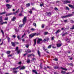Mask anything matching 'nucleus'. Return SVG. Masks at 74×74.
Wrapping results in <instances>:
<instances>
[{
  "instance_id": "63",
  "label": "nucleus",
  "mask_w": 74,
  "mask_h": 74,
  "mask_svg": "<svg viewBox=\"0 0 74 74\" xmlns=\"http://www.w3.org/2000/svg\"><path fill=\"white\" fill-rule=\"evenodd\" d=\"M54 74H58V73H57V72H55L54 73Z\"/></svg>"
},
{
  "instance_id": "6",
  "label": "nucleus",
  "mask_w": 74,
  "mask_h": 74,
  "mask_svg": "<svg viewBox=\"0 0 74 74\" xmlns=\"http://www.w3.org/2000/svg\"><path fill=\"white\" fill-rule=\"evenodd\" d=\"M21 66H19L17 68H13V70H17V69H20V68H21Z\"/></svg>"
},
{
  "instance_id": "32",
  "label": "nucleus",
  "mask_w": 74,
  "mask_h": 74,
  "mask_svg": "<svg viewBox=\"0 0 74 74\" xmlns=\"http://www.w3.org/2000/svg\"><path fill=\"white\" fill-rule=\"evenodd\" d=\"M30 5V3H28L26 4V7H29Z\"/></svg>"
},
{
  "instance_id": "64",
  "label": "nucleus",
  "mask_w": 74,
  "mask_h": 74,
  "mask_svg": "<svg viewBox=\"0 0 74 74\" xmlns=\"http://www.w3.org/2000/svg\"><path fill=\"white\" fill-rule=\"evenodd\" d=\"M17 38H18V40H19V39H20L19 38H20L19 36H17Z\"/></svg>"
},
{
  "instance_id": "20",
  "label": "nucleus",
  "mask_w": 74,
  "mask_h": 74,
  "mask_svg": "<svg viewBox=\"0 0 74 74\" xmlns=\"http://www.w3.org/2000/svg\"><path fill=\"white\" fill-rule=\"evenodd\" d=\"M36 43H37V41L36 40V39H35L34 40V44L33 45L34 46H35Z\"/></svg>"
},
{
  "instance_id": "40",
  "label": "nucleus",
  "mask_w": 74,
  "mask_h": 74,
  "mask_svg": "<svg viewBox=\"0 0 74 74\" xmlns=\"http://www.w3.org/2000/svg\"><path fill=\"white\" fill-rule=\"evenodd\" d=\"M33 25L35 27H36L37 26V25H36V23H34L33 24Z\"/></svg>"
},
{
  "instance_id": "31",
  "label": "nucleus",
  "mask_w": 74,
  "mask_h": 74,
  "mask_svg": "<svg viewBox=\"0 0 74 74\" xmlns=\"http://www.w3.org/2000/svg\"><path fill=\"white\" fill-rule=\"evenodd\" d=\"M30 60L29 59L27 60V63H30Z\"/></svg>"
},
{
  "instance_id": "28",
  "label": "nucleus",
  "mask_w": 74,
  "mask_h": 74,
  "mask_svg": "<svg viewBox=\"0 0 74 74\" xmlns=\"http://www.w3.org/2000/svg\"><path fill=\"white\" fill-rule=\"evenodd\" d=\"M52 45H49L47 47V48L48 49H49L50 48H51V46H52Z\"/></svg>"
},
{
  "instance_id": "4",
  "label": "nucleus",
  "mask_w": 74,
  "mask_h": 74,
  "mask_svg": "<svg viewBox=\"0 0 74 74\" xmlns=\"http://www.w3.org/2000/svg\"><path fill=\"white\" fill-rule=\"evenodd\" d=\"M71 3V1L67 0H65L64 1V4H67V3Z\"/></svg>"
},
{
  "instance_id": "60",
  "label": "nucleus",
  "mask_w": 74,
  "mask_h": 74,
  "mask_svg": "<svg viewBox=\"0 0 74 74\" xmlns=\"http://www.w3.org/2000/svg\"><path fill=\"white\" fill-rule=\"evenodd\" d=\"M21 63H22V62H18V64H21Z\"/></svg>"
},
{
  "instance_id": "22",
  "label": "nucleus",
  "mask_w": 74,
  "mask_h": 74,
  "mask_svg": "<svg viewBox=\"0 0 74 74\" xmlns=\"http://www.w3.org/2000/svg\"><path fill=\"white\" fill-rule=\"evenodd\" d=\"M54 68L55 69H60L59 68V67L57 66H56L54 67Z\"/></svg>"
},
{
  "instance_id": "21",
  "label": "nucleus",
  "mask_w": 74,
  "mask_h": 74,
  "mask_svg": "<svg viewBox=\"0 0 74 74\" xmlns=\"http://www.w3.org/2000/svg\"><path fill=\"white\" fill-rule=\"evenodd\" d=\"M32 71L33 72V73H35L36 74H37V72L36 71V70H32Z\"/></svg>"
},
{
  "instance_id": "47",
  "label": "nucleus",
  "mask_w": 74,
  "mask_h": 74,
  "mask_svg": "<svg viewBox=\"0 0 74 74\" xmlns=\"http://www.w3.org/2000/svg\"><path fill=\"white\" fill-rule=\"evenodd\" d=\"M32 55V54H29V55H28V58H29V57H30V56H31Z\"/></svg>"
},
{
  "instance_id": "55",
  "label": "nucleus",
  "mask_w": 74,
  "mask_h": 74,
  "mask_svg": "<svg viewBox=\"0 0 74 74\" xmlns=\"http://www.w3.org/2000/svg\"><path fill=\"white\" fill-rule=\"evenodd\" d=\"M12 37H14V38H15V37H16V36H15V35H13Z\"/></svg>"
},
{
  "instance_id": "37",
  "label": "nucleus",
  "mask_w": 74,
  "mask_h": 74,
  "mask_svg": "<svg viewBox=\"0 0 74 74\" xmlns=\"http://www.w3.org/2000/svg\"><path fill=\"white\" fill-rule=\"evenodd\" d=\"M1 33H2V34H3V36H4V32H3V30H1Z\"/></svg>"
},
{
  "instance_id": "58",
  "label": "nucleus",
  "mask_w": 74,
  "mask_h": 74,
  "mask_svg": "<svg viewBox=\"0 0 74 74\" xmlns=\"http://www.w3.org/2000/svg\"><path fill=\"white\" fill-rule=\"evenodd\" d=\"M64 22H67V20H64Z\"/></svg>"
},
{
  "instance_id": "54",
  "label": "nucleus",
  "mask_w": 74,
  "mask_h": 74,
  "mask_svg": "<svg viewBox=\"0 0 74 74\" xmlns=\"http://www.w3.org/2000/svg\"><path fill=\"white\" fill-rule=\"evenodd\" d=\"M26 47L27 48H29V45H27L26 46Z\"/></svg>"
},
{
  "instance_id": "52",
  "label": "nucleus",
  "mask_w": 74,
  "mask_h": 74,
  "mask_svg": "<svg viewBox=\"0 0 74 74\" xmlns=\"http://www.w3.org/2000/svg\"><path fill=\"white\" fill-rule=\"evenodd\" d=\"M69 64L70 66H73V64L72 63Z\"/></svg>"
},
{
  "instance_id": "59",
  "label": "nucleus",
  "mask_w": 74,
  "mask_h": 74,
  "mask_svg": "<svg viewBox=\"0 0 74 74\" xmlns=\"http://www.w3.org/2000/svg\"><path fill=\"white\" fill-rule=\"evenodd\" d=\"M32 10H36V9L34 8H32Z\"/></svg>"
},
{
  "instance_id": "39",
  "label": "nucleus",
  "mask_w": 74,
  "mask_h": 74,
  "mask_svg": "<svg viewBox=\"0 0 74 74\" xmlns=\"http://www.w3.org/2000/svg\"><path fill=\"white\" fill-rule=\"evenodd\" d=\"M48 33V32H45L44 33V34L45 35H46V34H47Z\"/></svg>"
},
{
  "instance_id": "27",
  "label": "nucleus",
  "mask_w": 74,
  "mask_h": 74,
  "mask_svg": "<svg viewBox=\"0 0 74 74\" xmlns=\"http://www.w3.org/2000/svg\"><path fill=\"white\" fill-rule=\"evenodd\" d=\"M38 55L39 56H40V51H38Z\"/></svg>"
},
{
  "instance_id": "19",
  "label": "nucleus",
  "mask_w": 74,
  "mask_h": 74,
  "mask_svg": "<svg viewBox=\"0 0 74 74\" xmlns=\"http://www.w3.org/2000/svg\"><path fill=\"white\" fill-rule=\"evenodd\" d=\"M68 5L71 8H74V7L72 5L69 4Z\"/></svg>"
},
{
  "instance_id": "51",
  "label": "nucleus",
  "mask_w": 74,
  "mask_h": 74,
  "mask_svg": "<svg viewBox=\"0 0 74 74\" xmlns=\"http://www.w3.org/2000/svg\"><path fill=\"white\" fill-rule=\"evenodd\" d=\"M6 30H8V31L9 30V28H8V27H7L6 29Z\"/></svg>"
},
{
  "instance_id": "36",
  "label": "nucleus",
  "mask_w": 74,
  "mask_h": 74,
  "mask_svg": "<svg viewBox=\"0 0 74 74\" xmlns=\"http://www.w3.org/2000/svg\"><path fill=\"white\" fill-rule=\"evenodd\" d=\"M18 71H15L13 72V73H15V74H16L17 72H18Z\"/></svg>"
},
{
  "instance_id": "18",
  "label": "nucleus",
  "mask_w": 74,
  "mask_h": 74,
  "mask_svg": "<svg viewBox=\"0 0 74 74\" xmlns=\"http://www.w3.org/2000/svg\"><path fill=\"white\" fill-rule=\"evenodd\" d=\"M24 69H25V67L24 66H23L20 69V70H24Z\"/></svg>"
},
{
  "instance_id": "49",
  "label": "nucleus",
  "mask_w": 74,
  "mask_h": 74,
  "mask_svg": "<svg viewBox=\"0 0 74 74\" xmlns=\"http://www.w3.org/2000/svg\"><path fill=\"white\" fill-rule=\"evenodd\" d=\"M16 51H18V47H16Z\"/></svg>"
},
{
  "instance_id": "29",
  "label": "nucleus",
  "mask_w": 74,
  "mask_h": 74,
  "mask_svg": "<svg viewBox=\"0 0 74 74\" xmlns=\"http://www.w3.org/2000/svg\"><path fill=\"white\" fill-rule=\"evenodd\" d=\"M10 53H11V51H8L6 53H7V54H10Z\"/></svg>"
},
{
  "instance_id": "15",
  "label": "nucleus",
  "mask_w": 74,
  "mask_h": 74,
  "mask_svg": "<svg viewBox=\"0 0 74 74\" xmlns=\"http://www.w3.org/2000/svg\"><path fill=\"white\" fill-rule=\"evenodd\" d=\"M7 38L8 40V42H9L11 41V39H10L9 37H7Z\"/></svg>"
},
{
  "instance_id": "41",
  "label": "nucleus",
  "mask_w": 74,
  "mask_h": 74,
  "mask_svg": "<svg viewBox=\"0 0 74 74\" xmlns=\"http://www.w3.org/2000/svg\"><path fill=\"white\" fill-rule=\"evenodd\" d=\"M6 3H9L10 1V0H6Z\"/></svg>"
},
{
  "instance_id": "46",
  "label": "nucleus",
  "mask_w": 74,
  "mask_h": 74,
  "mask_svg": "<svg viewBox=\"0 0 74 74\" xmlns=\"http://www.w3.org/2000/svg\"><path fill=\"white\" fill-rule=\"evenodd\" d=\"M44 24H42V28H44Z\"/></svg>"
},
{
  "instance_id": "1",
  "label": "nucleus",
  "mask_w": 74,
  "mask_h": 74,
  "mask_svg": "<svg viewBox=\"0 0 74 74\" xmlns=\"http://www.w3.org/2000/svg\"><path fill=\"white\" fill-rule=\"evenodd\" d=\"M26 17L25 16L24 17L23 20V24H20L19 26V27H22V26H23L25 24V23H26Z\"/></svg>"
},
{
  "instance_id": "30",
  "label": "nucleus",
  "mask_w": 74,
  "mask_h": 74,
  "mask_svg": "<svg viewBox=\"0 0 74 74\" xmlns=\"http://www.w3.org/2000/svg\"><path fill=\"white\" fill-rule=\"evenodd\" d=\"M4 20L5 21H8V17H6L4 19Z\"/></svg>"
},
{
  "instance_id": "44",
  "label": "nucleus",
  "mask_w": 74,
  "mask_h": 74,
  "mask_svg": "<svg viewBox=\"0 0 74 74\" xmlns=\"http://www.w3.org/2000/svg\"><path fill=\"white\" fill-rule=\"evenodd\" d=\"M31 30H32V31H34L35 30V29L34 28H31Z\"/></svg>"
},
{
  "instance_id": "57",
  "label": "nucleus",
  "mask_w": 74,
  "mask_h": 74,
  "mask_svg": "<svg viewBox=\"0 0 74 74\" xmlns=\"http://www.w3.org/2000/svg\"><path fill=\"white\" fill-rule=\"evenodd\" d=\"M25 35H26V34H25H25H24L22 36V38H23V37H24V36H25Z\"/></svg>"
},
{
  "instance_id": "50",
  "label": "nucleus",
  "mask_w": 74,
  "mask_h": 74,
  "mask_svg": "<svg viewBox=\"0 0 74 74\" xmlns=\"http://www.w3.org/2000/svg\"><path fill=\"white\" fill-rule=\"evenodd\" d=\"M5 13H6L4 12H3L2 13H1V15H2V14H5Z\"/></svg>"
},
{
  "instance_id": "62",
  "label": "nucleus",
  "mask_w": 74,
  "mask_h": 74,
  "mask_svg": "<svg viewBox=\"0 0 74 74\" xmlns=\"http://www.w3.org/2000/svg\"><path fill=\"white\" fill-rule=\"evenodd\" d=\"M11 56H12V55H8V57H10Z\"/></svg>"
},
{
  "instance_id": "14",
  "label": "nucleus",
  "mask_w": 74,
  "mask_h": 74,
  "mask_svg": "<svg viewBox=\"0 0 74 74\" xmlns=\"http://www.w3.org/2000/svg\"><path fill=\"white\" fill-rule=\"evenodd\" d=\"M13 15V14L12 13H10L6 14V16H9V15Z\"/></svg>"
},
{
  "instance_id": "26",
  "label": "nucleus",
  "mask_w": 74,
  "mask_h": 74,
  "mask_svg": "<svg viewBox=\"0 0 74 74\" xmlns=\"http://www.w3.org/2000/svg\"><path fill=\"white\" fill-rule=\"evenodd\" d=\"M7 22L6 21L5 22H3L2 23H1V25H3V24H7Z\"/></svg>"
},
{
  "instance_id": "35",
  "label": "nucleus",
  "mask_w": 74,
  "mask_h": 74,
  "mask_svg": "<svg viewBox=\"0 0 74 74\" xmlns=\"http://www.w3.org/2000/svg\"><path fill=\"white\" fill-rule=\"evenodd\" d=\"M44 5V3H40V7H42Z\"/></svg>"
},
{
  "instance_id": "61",
  "label": "nucleus",
  "mask_w": 74,
  "mask_h": 74,
  "mask_svg": "<svg viewBox=\"0 0 74 74\" xmlns=\"http://www.w3.org/2000/svg\"><path fill=\"white\" fill-rule=\"evenodd\" d=\"M71 22L72 23H74V21H73V20H71Z\"/></svg>"
},
{
  "instance_id": "24",
  "label": "nucleus",
  "mask_w": 74,
  "mask_h": 74,
  "mask_svg": "<svg viewBox=\"0 0 74 74\" xmlns=\"http://www.w3.org/2000/svg\"><path fill=\"white\" fill-rule=\"evenodd\" d=\"M11 44L12 46L13 47H15V43L13 42H11Z\"/></svg>"
},
{
  "instance_id": "33",
  "label": "nucleus",
  "mask_w": 74,
  "mask_h": 74,
  "mask_svg": "<svg viewBox=\"0 0 74 74\" xmlns=\"http://www.w3.org/2000/svg\"><path fill=\"white\" fill-rule=\"evenodd\" d=\"M73 29H74V25L72 27L70 28L71 30H73Z\"/></svg>"
},
{
  "instance_id": "45",
  "label": "nucleus",
  "mask_w": 74,
  "mask_h": 74,
  "mask_svg": "<svg viewBox=\"0 0 74 74\" xmlns=\"http://www.w3.org/2000/svg\"><path fill=\"white\" fill-rule=\"evenodd\" d=\"M17 53L18 54H19L20 53H21V51H18L17 52Z\"/></svg>"
},
{
  "instance_id": "42",
  "label": "nucleus",
  "mask_w": 74,
  "mask_h": 74,
  "mask_svg": "<svg viewBox=\"0 0 74 74\" xmlns=\"http://www.w3.org/2000/svg\"><path fill=\"white\" fill-rule=\"evenodd\" d=\"M68 42H70V40L69 39H67L66 40Z\"/></svg>"
},
{
  "instance_id": "11",
  "label": "nucleus",
  "mask_w": 74,
  "mask_h": 74,
  "mask_svg": "<svg viewBox=\"0 0 74 74\" xmlns=\"http://www.w3.org/2000/svg\"><path fill=\"white\" fill-rule=\"evenodd\" d=\"M6 7H8V8H7L8 9L11 8V6L8 4H6Z\"/></svg>"
},
{
  "instance_id": "9",
  "label": "nucleus",
  "mask_w": 74,
  "mask_h": 74,
  "mask_svg": "<svg viewBox=\"0 0 74 74\" xmlns=\"http://www.w3.org/2000/svg\"><path fill=\"white\" fill-rule=\"evenodd\" d=\"M46 14L48 16H51V15H52V14L51 13V12H47Z\"/></svg>"
},
{
  "instance_id": "23",
  "label": "nucleus",
  "mask_w": 74,
  "mask_h": 74,
  "mask_svg": "<svg viewBox=\"0 0 74 74\" xmlns=\"http://www.w3.org/2000/svg\"><path fill=\"white\" fill-rule=\"evenodd\" d=\"M57 45L58 47H60V46H61V45H62V44H57Z\"/></svg>"
},
{
  "instance_id": "48",
  "label": "nucleus",
  "mask_w": 74,
  "mask_h": 74,
  "mask_svg": "<svg viewBox=\"0 0 74 74\" xmlns=\"http://www.w3.org/2000/svg\"><path fill=\"white\" fill-rule=\"evenodd\" d=\"M54 10H56V11H58V8H55L54 9Z\"/></svg>"
},
{
  "instance_id": "10",
  "label": "nucleus",
  "mask_w": 74,
  "mask_h": 74,
  "mask_svg": "<svg viewBox=\"0 0 74 74\" xmlns=\"http://www.w3.org/2000/svg\"><path fill=\"white\" fill-rule=\"evenodd\" d=\"M48 40H49V38H46L43 40V41L44 42H45V41H48Z\"/></svg>"
},
{
  "instance_id": "38",
  "label": "nucleus",
  "mask_w": 74,
  "mask_h": 74,
  "mask_svg": "<svg viewBox=\"0 0 74 74\" xmlns=\"http://www.w3.org/2000/svg\"><path fill=\"white\" fill-rule=\"evenodd\" d=\"M29 12L30 14H32V10H30V11H29Z\"/></svg>"
},
{
  "instance_id": "34",
  "label": "nucleus",
  "mask_w": 74,
  "mask_h": 74,
  "mask_svg": "<svg viewBox=\"0 0 74 74\" xmlns=\"http://www.w3.org/2000/svg\"><path fill=\"white\" fill-rule=\"evenodd\" d=\"M66 10H70V9L68 7L66 6Z\"/></svg>"
},
{
  "instance_id": "12",
  "label": "nucleus",
  "mask_w": 74,
  "mask_h": 74,
  "mask_svg": "<svg viewBox=\"0 0 74 74\" xmlns=\"http://www.w3.org/2000/svg\"><path fill=\"white\" fill-rule=\"evenodd\" d=\"M16 19V18L15 16L13 17V18H12L11 21H14Z\"/></svg>"
},
{
  "instance_id": "2",
  "label": "nucleus",
  "mask_w": 74,
  "mask_h": 74,
  "mask_svg": "<svg viewBox=\"0 0 74 74\" xmlns=\"http://www.w3.org/2000/svg\"><path fill=\"white\" fill-rule=\"evenodd\" d=\"M39 34H37L36 33H35L32 34H31L29 35V38H32L33 37H34V36H38Z\"/></svg>"
},
{
  "instance_id": "7",
  "label": "nucleus",
  "mask_w": 74,
  "mask_h": 74,
  "mask_svg": "<svg viewBox=\"0 0 74 74\" xmlns=\"http://www.w3.org/2000/svg\"><path fill=\"white\" fill-rule=\"evenodd\" d=\"M42 41V39L38 38L37 41V44H39L40 42V41Z\"/></svg>"
},
{
  "instance_id": "17",
  "label": "nucleus",
  "mask_w": 74,
  "mask_h": 74,
  "mask_svg": "<svg viewBox=\"0 0 74 74\" xmlns=\"http://www.w3.org/2000/svg\"><path fill=\"white\" fill-rule=\"evenodd\" d=\"M43 49L45 51H47V49H45V46H43Z\"/></svg>"
},
{
  "instance_id": "25",
  "label": "nucleus",
  "mask_w": 74,
  "mask_h": 74,
  "mask_svg": "<svg viewBox=\"0 0 74 74\" xmlns=\"http://www.w3.org/2000/svg\"><path fill=\"white\" fill-rule=\"evenodd\" d=\"M61 73H62V74H66V71H62Z\"/></svg>"
},
{
  "instance_id": "53",
  "label": "nucleus",
  "mask_w": 74,
  "mask_h": 74,
  "mask_svg": "<svg viewBox=\"0 0 74 74\" xmlns=\"http://www.w3.org/2000/svg\"><path fill=\"white\" fill-rule=\"evenodd\" d=\"M66 74H71V72H68L65 73Z\"/></svg>"
},
{
  "instance_id": "3",
  "label": "nucleus",
  "mask_w": 74,
  "mask_h": 74,
  "mask_svg": "<svg viewBox=\"0 0 74 74\" xmlns=\"http://www.w3.org/2000/svg\"><path fill=\"white\" fill-rule=\"evenodd\" d=\"M73 15V14H68L65 16H62V18H69V17H71V16H72Z\"/></svg>"
},
{
  "instance_id": "8",
  "label": "nucleus",
  "mask_w": 74,
  "mask_h": 74,
  "mask_svg": "<svg viewBox=\"0 0 74 74\" xmlns=\"http://www.w3.org/2000/svg\"><path fill=\"white\" fill-rule=\"evenodd\" d=\"M25 51L26 52H27V53H30L31 52H32L31 50L29 49L25 50Z\"/></svg>"
},
{
  "instance_id": "5",
  "label": "nucleus",
  "mask_w": 74,
  "mask_h": 74,
  "mask_svg": "<svg viewBox=\"0 0 74 74\" xmlns=\"http://www.w3.org/2000/svg\"><path fill=\"white\" fill-rule=\"evenodd\" d=\"M2 18H3V17H2V16H0V23L1 25V23H3V21L2 19Z\"/></svg>"
},
{
  "instance_id": "56",
  "label": "nucleus",
  "mask_w": 74,
  "mask_h": 74,
  "mask_svg": "<svg viewBox=\"0 0 74 74\" xmlns=\"http://www.w3.org/2000/svg\"><path fill=\"white\" fill-rule=\"evenodd\" d=\"M18 12H19V9H18V10H17V11H16L15 12L16 13H18Z\"/></svg>"
},
{
  "instance_id": "16",
  "label": "nucleus",
  "mask_w": 74,
  "mask_h": 74,
  "mask_svg": "<svg viewBox=\"0 0 74 74\" xmlns=\"http://www.w3.org/2000/svg\"><path fill=\"white\" fill-rule=\"evenodd\" d=\"M61 32V30H60V29H58L57 30V31L55 33L56 34H57L58 33H60Z\"/></svg>"
},
{
  "instance_id": "43",
  "label": "nucleus",
  "mask_w": 74,
  "mask_h": 74,
  "mask_svg": "<svg viewBox=\"0 0 74 74\" xmlns=\"http://www.w3.org/2000/svg\"><path fill=\"white\" fill-rule=\"evenodd\" d=\"M51 40L52 41H53V40H54V37L53 36V37H52L51 38Z\"/></svg>"
},
{
  "instance_id": "13",
  "label": "nucleus",
  "mask_w": 74,
  "mask_h": 74,
  "mask_svg": "<svg viewBox=\"0 0 74 74\" xmlns=\"http://www.w3.org/2000/svg\"><path fill=\"white\" fill-rule=\"evenodd\" d=\"M61 69L62 70H65V71H67V69H66V68H63L62 67H61Z\"/></svg>"
}]
</instances>
